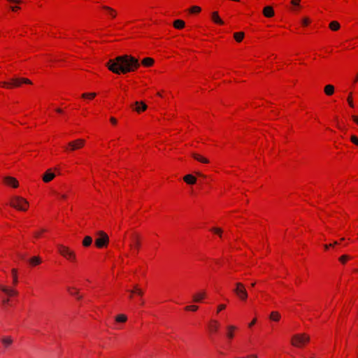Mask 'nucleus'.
<instances>
[{
  "mask_svg": "<svg viewBox=\"0 0 358 358\" xmlns=\"http://www.w3.org/2000/svg\"><path fill=\"white\" fill-rule=\"evenodd\" d=\"M141 304L143 305V300H141Z\"/></svg>",
  "mask_w": 358,
  "mask_h": 358,
  "instance_id": "63",
  "label": "nucleus"
},
{
  "mask_svg": "<svg viewBox=\"0 0 358 358\" xmlns=\"http://www.w3.org/2000/svg\"><path fill=\"white\" fill-rule=\"evenodd\" d=\"M10 8H11V10H12L13 11H16V10H17L18 9H20V7H19V6H11V7H10Z\"/></svg>",
  "mask_w": 358,
  "mask_h": 358,
  "instance_id": "48",
  "label": "nucleus"
},
{
  "mask_svg": "<svg viewBox=\"0 0 358 358\" xmlns=\"http://www.w3.org/2000/svg\"><path fill=\"white\" fill-rule=\"evenodd\" d=\"M55 177V174L48 169L43 176L42 179L44 182H49Z\"/></svg>",
  "mask_w": 358,
  "mask_h": 358,
  "instance_id": "10",
  "label": "nucleus"
},
{
  "mask_svg": "<svg viewBox=\"0 0 358 358\" xmlns=\"http://www.w3.org/2000/svg\"><path fill=\"white\" fill-rule=\"evenodd\" d=\"M351 257L348 255H342L340 258H339V261L343 263V264H345L347 260L350 259Z\"/></svg>",
  "mask_w": 358,
  "mask_h": 358,
  "instance_id": "36",
  "label": "nucleus"
},
{
  "mask_svg": "<svg viewBox=\"0 0 358 358\" xmlns=\"http://www.w3.org/2000/svg\"><path fill=\"white\" fill-rule=\"evenodd\" d=\"M192 157L197 161L201 162V163H204V164H208L209 163V161L208 159H207L206 158L203 157V156L199 155V154H196V153H193L192 154Z\"/></svg>",
  "mask_w": 358,
  "mask_h": 358,
  "instance_id": "19",
  "label": "nucleus"
},
{
  "mask_svg": "<svg viewBox=\"0 0 358 358\" xmlns=\"http://www.w3.org/2000/svg\"><path fill=\"white\" fill-rule=\"evenodd\" d=\"M201 8L197 6H194L189 8V13H199L201 11Z\"/></svg>",
  "mask_w": 358,
  "mask_h": 358,
  "instance_id": "33",
  "label": "nucleus"
},
{
  "mask_svg": "<svg viewBox=\"0 0 358 358\" xmlns=\"http://www.w3.org/2000/svg\"><path fill=\"white\" fill-rule=\"evenodd\" d=\"M227 329H228V332L227 334V337L229 339L233 338V337H234L233 331L236 329V327L233 326V325H230V326L227 327Z\"/></svg>",
  "mask_w": 358,
  "mask_h": 358,
  "instance_id": "28",
  "label": "nucleus"
},
{
  "mask_svg": "<svg viewBox=\"0 0 358 358\" xmlns=\"http://www.w3.org/2000/svg\"><path fill=\"white\" fill-rule=\"evenodd\" d=\"M92 238L90 236H86L83 241V245L84 247H89L92 245Z\"/></svg>",
  "mask_w": 358,
  "mask_h": 358,
  "instance_id": "23",
  "label": "nucleus"
},
{
  "mask_svg": "<svg viewBox=\"0 0 358 358\" xmlns=\"http://www.w3.org/2000/svg\"><path fill=\"white\" fill-rule=\"evenodd\" d=\"M69 291L71 295L76 296L78 298V299H80L82 298V296L79 295L78 291H75V292L71 291L70 288L69 289Z\"/></svg>",
  "mask_w": 358,
  "mask_h": 358,
  "instance_id": "38",
  "label": "nucleus"
},
{
  "mask_svg": "<svg viewBox=\"0 0 358 358\" xmlns=\"http://www.w3.org/2000/svg\"><path fill=\"white\" fill-rule=\"evenodd\" d=\"M85 145V140L78 138L73 141H71L68 144V147L65 148L66 151H74L83 148Z\"/></svg>",
  "mask_w": 358,
  "mask_h": 358,
  "instance_id": "8",
  "label": "nucleus"
},
{
  "mask_svg": "<svg viewBox=\"0 0 358 358\" xmlns=\"http://www.w3.org/2000/svg\"><path fill=\"white\" fill-rule=\"evenodd\" d=\"M173 26L176 29H182L185 27V22L182 20H176L173 22Z\"/></svg>",
  "mask_w": 358,
  "mask_h": 358,
  "instance_id": "25",
  "label": "nucleus"
},
{
  "mask_svg": "<svg viewBox=\"0 0 358 358\" xmlns=\"http://www.w3.org/2000/svg\"><path fill=\"white\" fill-rule=\"evenodd\" d=\"M127 316L123 314L118 315L115 318V320L117 322H124L127 321Z\"/></svg>",
  "mask_w": 358,
  "mask_h": 358,
  "instance_id": "31",
  "label": "nucleus"
},
{
  "mask_svg": "<svg viewBox=\"0 0 358 358\" xmlns=\"http://www.w3.org/2000/svg\"><path fill=\"white\" fill-rule=\"evenodd\" d=\"M44 231H45V229H41V232H44Z\"/></svg>",
  "mask_w": 358,
  "mask_h": 358,
  "instance_id": "61",
  "label": "nucleus"
},
{
  "mask_svg": "<svg viewBox=\"0 0 358 358\" xmlns=\"http://www.w3.org/2000/svg\"><path fill=\"white\" fill-rule=\"evenodd\" d=\"M4 182L10 187L17 188L18 187V181L13 177L6 176L3 178Z\"/></svg>",
  "mask_w": 358,
  "mask_h": 358,
  "instance_id": "9",
  "label": "nucleus"
},
{
  "mask_svg": "<svg viewBox=\"0 0 358 358\" xmlns=\"http://www.w3.org/2000/svg\"><path fill=\"white\" fill-rule=\"evenodd\" d=\"M154 64V59L150 57H145L142 60V64L146 67L151 66Z\"/></svg>",
  "mask_w": 358,
  "mask_h": 358,
  "instance_id": "21",
  "label": "nucleus"
},
{
  "mask_svg": "<svg viewBox=\"0 0 358 358\" xmlns=\"http://www.w3.org/2000/svg\"><path fill=\"white\" fill-rule=\"evenodd\" d=\"M99 237L95 240V245L99 248L106 247L109 242L108 236L103 231H99L97 232Z\"/></svg>",
  "mask_w": 358,
  "mask_h": 358,
  "instance_id": "6",
  "label": "nucleus"
},
{
  "mask_svg": "<svg viewBox=\"0 0 358 358\" xmlns=\"http://www.w3.org/2000/svg\"><path fill=\"white\" fill-rule=\"evenodd\" d=\"M348 101L349 103V105L351 106V107H354V104H353V102H352V94L350 93L348 98Z\"/></svg>",
  "mask_w": 358,
  "mask_h": 358,
  "instance_id": "42",
  "label": "nucleus"
},
{
  "mask_svg": "<svg viewBox=\"0 0 358 358\" xmlns=\"http://www.w3.org/2000/svg\"><path fill=\"white\" fill-rule=\"evenodd\" d=\"M0 289L3 292H5L6 294H7L9 296H12V295H15L17 294V292L13 290V289H9L8 288H6V287H3V286H1L0 285Z\"/></svg>",
  "mask_w": 358,
  "mask_h": 358,
  "instance_id": "24",
  "label": "nucleus"
},
{
  "mask_svg": "<svg viewBox=\"0 0 358 358\" xmlns=\"http://www.w3.org/2000/svg\"><path fill=\"white\" fill-rule=\"evenodd\" d=\"M40 235H41V232H36L34 234V236L36 238H38L40 236Z\"/></svg>",
  "mask_w": 358,
  "mask_h": 358,
  "instance_id": "52",
  "label": "nucleus"
},
{
  "mask_svg": "<svg viewBox=\"0 0 358 358\" xmlns=\"http://www.w3.org/2000/svg\"><path fill=\"white\" fill-rule=\"evenodd\" d=\"M310 22V20L307 17H305L302 20V24L304 25V26H306L309 24Z\"/></svg>",
  "mask_w": 358,
  "mask_h": 358,
  "instance_id": "43",
  "label": "nucleus"
},
{
  "mask_svg": "<svg viewBox=\"0 0 358 358\" xmlns=\"http://www.w3.org/2000/svg\"><path fill=\"white\" fill-rule=\"evenodd\" d=\"M131 294H129V298L131 299L133 297L134 294H136L139 296H142L143 295V291L141 289L138 285H135L133 287V289L131 290H128Z\"/></svg>",
  "mask_w": 358,
  "mask_h": 358,
  "instance_id": "11",
  "label": "nucleus"
},
{
  "mask_svg": "<svg viewBox=\"0 0 358 358\" xmlns=\"http://www.w3.org/2000/svg\"><path fill=\"white\" fill-rule=\"evenodd\" d=\"M11 271L13 277V283L16 285L17 283V270L15 268H13Z\"/></svg>",
  "mask_w": 358,
  "mask_h": 358,
  "instance_id": "35",
  "label": "nucleus"
},
{
  "mask_svg": "<svg viewBox=\"0 0 358 358\" xmlns=\"http://www.w3.org/2000/svg\"><path fill=\"white\" fill-rule=\"evenodd\" d=\"M300 0H292L291 3L294 6H299Z\"/></svg>",
  "mask_w": 358,
  "mask_h": 358,
  "instance_id": "45",
  "label": "nucleus"
},
{
  "mask_svg": "<svg viewBox=\"0 0 358 358\" xmlns=\"http://www.w3.org/2000/svg\"><path fill=\"white\" fill-rule=\"evenodd\" d=\"M351 141L355 143V145H358V138L355 136H351Z\"/></svg>",
  "mask_w": 358,
  "mask_h": 358,
  "instance_id": "40",
  "label": "nucleus"
},
{
  "mask_svg": "<svg viewBox=\"0 0 358 358\" xmlns=\"http://www.w3.org/2000/svg\"><path fill=\"white\" fill-rule=\"evenodd\" d=\"M309 341V336L305 334H295L292 336L291 343L293 346L301 348L306 343H308Z\"/></svg>",
  "mask_w": 358,
  "mask_h": 358,
  "instance_id": "4",
  "label": "nucleus"
},
{
  "mask_svg": "<svg viewBox=\"0 0 358 358\" xmlns=\"http://www.w3.org/2000/svg\"><path fill=\"white\" fill-rule=\"evenodd\" d=\"M244 35L243 32H236L234 33V36L237 42H241L244 38Z\"/></svg>",
  "mask_w": 358,
  "mask_h": 358,
  "instance_id": "30",
  "label": "nucleus"
},
{
  "mask_svg": "<svg viewBox=\"0 0 358 358\" xmlns=\"http://www.w3.org/2000/svg\"><path fill=\"white\" fill-rule=\"evenodd\" d=\"M226 308V306L224 304H220L217 307V313H219L220 311L225 309Z\"/></svg>",
  "mask_w": 358,
  "mask_h": 358,
  "instance_id": "44",
  "label": "nucleus"
},
{
  "mask_svg": "<svg viewBox=\"0 0 358 358\" xmlns=\"http://www.w3.org/2000/svg\"><path fill=\"white\" fill-rule=\"evenodd\" d=\"M28 261L31 266H36L41 263V259L38 256H34L30 258Z\"/></svg>",
  "mask_w": 358,
  "mask_h": 358,
  "instance_id": "20",
  "label": "nucleus"
},
{
  "mask_svg": "<svg viewBox=\"0 0 358 358\" xmlns=\"http://www.w3.org/2000/svg\"><path fill=\"white\" fill-rule=\"evenodd\" d=\"M196 175L199 176H202V177H205L203 174H201L200 172H196Z\"/></svg>",
  "mask_w": 358,
  "mask_h": 358,
  "instance_id": "54",
  "label": "nucleus"
},
{
  "mask_svg": "<svg viewBox=\"0 0 358 358\" xmlns=\"http://www.w3.org/2000/svg\"><path fill=\"white\" fill-rule=\"evenodd\" d=\"M256 322V320L254 319L250 324H249V327H252Z\"/></svg>",
  "mask_w": 358,
  "mask_h": 358,
  "instance_id": "50",
  "label": "nucleus"
},
{
  "mask_svg": "<svg viewBox=\"0 0 358 358\" xmlns=\"http://www.w3.org/2000/svg\"><path fill=\"white\" fill-rule=\"evenodd\" d=\"M334 92V87L332 85H327L324 87V93L328 95L331 96Z\"/></svg>",
  "mask_w": 358,
  "mask_h": 358,
  "instance_id": "22",
  "label": "nucleus"
},
{
  "mask_svg": "<svg viewBox=\"0 0 358 358\" xmlns=\"http://www.w3.org/2000/svg\"><path fill=\"white\" fill-rule=\"evenodd\" d=\"M212 231L219 234L220 236H221V234H222V229H220V228H213L211 229Z\"/></svg>",
  "mask_w": 358,
  "mask_h": 358,
  "instance_id": "41",
  "label": "nucleus"
},
{
  "mask_svg": "<svg viewBox=\"0 0 358 358\" xmlns=\"http://www.w3.org/2000/svg\"><path fill=\"white\" fill-rule=\"evenodd\" d=\"M329 28L332 31H337L340 28V24L337 21H332L329 24Z\"/></svg>",
  "mask_w": 358,
  "mask_h": 358,
  "instance_id": "27",
  "label": "nucleus"
},
{
  "mask_svg": "<svg viewBox=\"0 0 358 358\" xmlns=\"http://www.w3.org/2000/svg\"><path fill=\"white\" fill-rule=\"evenodd\" d=\"M212 20L214 22L219 24H223L224 22L223 20L220 17L217 12H213L212 13Z\"/></svg>",
  "mask_w": 358,
  "mask_h": 358,
  "instance_id": "18",
  "label": "nucleus"
},
{
  "mask_svg": "<svg viewBox=\"0 0 358 358\" xmlns=\"http://www.w3.org/2000/svg\"><path fill=\"white\" fill-rule=\"evenodd\" d=\"M337 244H338V242H337V241H335V242H334L333 244H331V245H332V246H333V245H337Z\"/></svg>",
  "mask_w": 358,
  "mask_h": 358,
  "instance_id": "58",
  "label": "nucleus"
},
{
  "mask_svg": "<svg viewBox=\"0 0 358 358\" xmlns=\"http://www.w3.org/2000/svg\"><path fill=\"white\" fill-rule=\"evenodd\" d=\"M270 319L273 321H278L280 319V315L278 312L273 311L270 315Z\"/></svg>",
  "mask_w": 358,
  "mask_h": 358,
  "instance_id": "29",
  "label": "nucleus"
},
{
  "mask_svg": "<svg viewBox=\"0 0 358 358\" xmlns=\"http://www.w3.org/2000/svg\"><path fill=\"white\" fill-rule=\"evenodd\" d=\"M10 205L20 210H27L28 202L22 197L14 196L11 199Z\"/></svg>",
  "mask_w": 358,
  "mask_h": 358,
  "instance_id": "3",
  "label": "nucleus"
},
{
  "mask_svg": "<svg viewBox=\"0 0 358 358\" xmlns=\"http://www.w3.org/2000/svg\"><path fill=\"white\" fill-rule=\"evenodd\" d=\"M263 14L266 17H271L274 15V10L271 6H266L264 8Z\"/></svg>",
  "mask_w": 358,
  "mask_h": 358,
  "instance_id": "12",
  "label": "nucleus"
},
{
  "mask_svg": "<svg viewBox=\"0 0 358 358\" xmlns=\"http://www.w3.org/2000/svg\"><path fill=\"white\" fill-rule=\"evenodd\" d=\"M12 339L9 337H7V338H4L2 339V343L3 344V345L7 348L8 347L9 345H11L12 343Z\"/></svg>",
  "mask_w": 358,
  "mask_h": 358,
  "instance_id": "32",
  "label": "nucleus"
},
{
  "mask_svg": "<svg viewBox=\"0 0 358 358\" xmlns=\"http://www.w3.org/2000/svg\"><path fill=\"white\" fill-rule=\"evenodd\" d=\"M22 83L32 84L31 81L24 78H13L10 82H3V85L6 87H20Z\"/></svg>",
  "mask_w": 358,
  "mask_h": 358,
  "instance_id": "5",
  "label": "nucleus"
},
{
  "mask_svg": "<svg viewBox=\"0 0 358 358\" xmlns=\"http://www.w3.org/2000/svg\"><path fill=\"white\" fill-rule=\"evenodd\" d=\"M8 301H9L8 299H5V300L3 301V303H7L8 302Z\"/></svg>",
  "mask_w": 358,
  "mask_h": 358,
  "instance_id": "57",
  "label": "nucleus"
},
{
  "mask_svg": "<svg viewBox=\"0 0 358 358\" xmlns=\"http://www.w3.org/2000/svg\"><path fill=\"white\" fill-rule=\"evenodd\" d=\"M106 66L114 73L124 74L136 70L140 66V63L136 57L124 55L110 59L107 62Z\"/></svg>",
  "mask_w": 358,
  "mask_h": 358,
  "instance_id": "1",
  "label": "nucleus"
},
{
  "mask_svg": "<svg viewBox=\"0 0 358 358\" xmlns=\"http://www.w3.org/2000/svg\"><path fill=\"white\" fill-rule=\"evenodd\" d=\"M358 81V73L355 79V83L357 82Z\"/></svg>",
  "mask_w": 358,
  "mask_h": 358,
  "instance_id": "56",
  "label": "nucleus"
},
{
  "mask_svg": "<svg viewBox=\"0 0 358 358\" xmlns=\"http://www.w3.org/2000/svg\"><path fill=\"white\" fill-rule=\"evenodd\" d=\"M198 306H195V305H190V306H186L185 308L186 310H192V311H196L198 310Z\"/></svg>",
  "mask_w": 358,
  "mask_h": 358,
  "instance_id": "37",
  "label": "nucleus"
},
{
  "mask_svg": "<svg viewBox=\"0 0 358 358\" xmlns=\"http://www.w3.org/2000/svg\"><path fill=\"white\" fill-rule=\"evenodd\" d=\"M58 252L59 254L66 258L67 260L75 262L76 259V253L71 250L69 247L62 244L57 245Z\"/></svg>",
  "mask_w": 358,
  "mask_h": 358,
  "instance_id": "2",
  "label": "nucleus"
},
{
  "mask_svg": "<svg viewBox=\"0 0 358 358\" xmlns=\"http://www.w3.org/2000/svg\"><path fill=\"white\" fill-rule=\"evenodd\" d=\"M110 120L111 123L113 124H115L117 123V120L114 117H110Z\"/></svg>",
  "mask_w": 358,
  "mask_h": 358,
  "instance_id": "49",
  "label": "nucleus"
},
{
  "mask_svg": "<svg viewBox=\"0 0 358 358\" xmlns=\"http://www.w3.org/2000/svg\"><path fill=\"white\" fill-rule=\"evenodd\" d=\"M54 193L58 196L59 198H61L62 199H66L67 198V194H60L57 192H54Z\"/></svg>",
  "mask_w": 358,
  "mask_h": 358,
  "instance_id": "39",
  "label": "nucleus"
},
{
  "mask_svg": "<svg viewBox=\"0 0 358 358\" xmlns=\"http://www.w3.org/2000/svg\"><path fill=\"white\" fill-rule=\"evenodd\" d=\"M134 104L136 105L135 110L138 113L144 111L147 108L146 104L143 102L136 101Z\"/></svg>",
  "mask_w": 358,
  "mask_h": 358,
  "instance_id": "13",
  "label": "nucleus"
},
{
  "mask_svg": "<svg viewBox=\"0 0 358 358\" xmlns=\"http://www.w3.org/2000/svg\"><path fill=\"white\" fill-rule=\"evenodd\" d=\"M205 296H206V292L204 291L200 292L197 294H195L193 296V301L196 302V303L200 302V301H201L202 299H203L205 298Z\"/></svg>",
  "mask_w": 358,
  "mask_h": 358,
  "instance_id": "14",
  "label": "nucleus"
},
{
  "mask_svg": "<svg viewBox=\"0 0 358 358\" xmlns=\"http://www.w3.org/2000/svg\"><path fill=\"white\" fill-rule=\"evenodd\" d=\"M141 304L143 305V300H141Z\"/></svg>",
  "mask_w": 358,
  "mask_h": 358,
  "instance_id": "62",
  "label": "nucleus"
},
{
  "mask_svg": "<svg viewBox=\"0 0 358 358\" xmlns=\"http://www.w3.org/2000/svg\"><path fill=\"white\" fill-rule=\"evenodd\" d=\"M132 240H133V242H134V245L131 244L130 247L131 248H134L135 249L138 250V248H139V245H140V242H139L138 236H133Z\"/></svg>",
  "mask_w": 358,
  "mask_h": 358,
  "instance_id": "26",
  "label": "nucleus"
},
{
  "mask_svg": "<svg viewBox=\"0 0 358 358\" xmlns=\"http://www.w3.org/2000/svg\"><path fill=\"white\" fill-rule=\"evenodd\" d=\"M352 118L358 124V117H357L355 115H352Z\"/></svg>",
  "mask_w": 358,
  "mask_h": 358,
  "instance_id": "47",
  "label": "nucleus"
},
{
  "mask_svg": "<svg viewBox=\"0 0 358 358\" xmlns=\"http://www.w3.org/2000/svg\"><path fill=\"white\" fill-rule=\"evenodd\" d=\"M96 93L92 92V93H84L82 94L83 98H89V99H93L96 96Z\"/></svg>",
  "mask_w": 358,
  "mask_h": 358,
  "instance_id": "34",
  "label": "nucleus"
},
{
  "mask_svg": "<svg viewBox=\"0 0 358 358\" xmlns=\"http://www.w3.org/2000/svg\"><path fill=\"white\" fill-rule=\"evenodd\" d=\"M183 180L185 182H187L189 185H193L196 182V178L191 174L186 175L183 178Z\"/></svg>",
  "mask_w": 358,
  "mask_h": 358,
  "instance_id": "15",
  "label": "nucleus"
},
{
  "mask_svg": "<svg viewBox=\"0 0 358 358\" xmlns=\"http://www.w3.org/2000/svg\"><path fill=\"white\" fill-rule=\"evenodd\" d=\"M255 282H253V283H252L251 286H252V287H254V286H255Z\"/></svg>",
  "mask_w": 358,
  "mask_h": 358,
  "instance_id": "59",
  "label": "nucleus"
},
{
  "mask_svg": "<svg viewBox=\"0 0 358 358\" xmlns=\"http://www.w3.org/2000/svg\"><path fill=\"white\" fill-rule=\"evenodd\" d=\"M234 292L241 300L245 301L248 298V292L244 285L241 282L236 283V287L234 289Z\"/></svg>",
  "mask_w": 358,
  "mask_h": 358,
  "instance_id": "7",
  "label": "nucleus"
},
{
  "mask_svg": "<svg viewBox=\"0 0 358 358\" xmlns=\"http://www.w3.org/2000/svg\"><path fill=\"white\" fill-rule=\"evenodd\" d=\"M102 8L105 10L111 17L114 18L116 17L117 13L113 8L107 6H102Z\"/></svg>",
  "mask_w": 358,
  "mask_h": 358,
  "instance_id": "17",
  "label": "nucleus"
},
{
  "mask_svg": "<svg viewBox=\"0 0 358 358\" xmlns=\"http://www.w3.org/2000/svg\"><path fill=\"white\" fill-rule=\"evenodd\" d=\"M331 246H332V245H331V244H329V245H324V248H325L326 250H327V249H328L329 247H331Z\"/></svg>",
  "mask_w": 358,
  "mask_h": 358,
  "instance_id": "53",
  "label": "nucleus"
},
{
  "mask_svg": "<svg viewBox=\"0 0 358 358\" xmlns=\"http://www.w3.org/2000/svg\"><path fill=\"white\" fill-rule=\"evenodd\" d=\"M17 255H18V257H19L20 259H24V258H25L24 255H22V254L19 253V254H17Z\"/></svg>",
  "mask_w": 358,
  "mask_h": 358,
  "instance_id": "51",
  "label": "nucleus"
},
{
  "mask_svg": "<svg viewBox=\"0 0 358 358\" xmlns=\"http://www.w3.org/2000/svg\"><path fill=\"white\" fill-rule=\"evenodd\" d=\"M219 328V323L217 320H211L209 324V329L211 332H216Z\"/></svg>",
  "mask_w": 358,
  "mask_h": 358,
  "instance_id": "16",
  "label": "nucleus"
},
{
  "mask_svg": "<svg viewBox=\"0 0 358 358\" xmlns=\"http://www.w3.org/2000/svg\"><path fill=\"white\" fill-rule=\"evenodd\" d=\"M311 358H313V357H311Z\"/></svg>",
  "mask_w": 358,
  "mask_h": 358,
  "instance_id": "64",
  "label": "nucleus"
},
{
  "mask_svg": "<svg viewBox=\"0 0 358 358\" xmlns=\"http://www.w3.org/2000/svg\"><path fill=\"white\" fill-rule=\"evenodd\" d=\"M56 111H57V113H62V109H60V108H57V109L56 110Z\"/></svg>",
  "mask_w": 358,
  "mask_h": 358,
  "instance_id": "55",
  "label": "nucleus"
},
{
  "mask_svg": "<svg viewBox=\"0 0 358 358\" xmlns=\"http://www.w3.org/2000/svg\"><path fill=\"white\" fill-rule=\"evenodd\" d=\"M7 1L10 3H20L22 2L21 0H7Z\"/></svg>",
  "mask_w": 358,
  "mask_h": 358,
  "instance_id": "46",
  "label": "nucleus"
},
{
  "mask_svg": "<svg viewBox=\"0 0 358 358\" xmlns=\"http://www.w3.org/2000/svg\"><path fill=\"white\" fill-rule=\"evenodd\" d=\"M3 83H0V86H3V87H5V86L3 85Z\"/></svg>",
  "mask_w": 358,
  "mask_h": 358,
  "instance_id": "60",
  "label": "nucleus"
}]
</instances>
